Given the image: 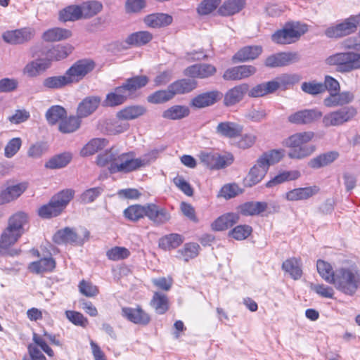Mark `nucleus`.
<instances>
[{
  "mask_svg": "<svg viewBox=\"0 0 360 360\" xmlns=\"http://www.w3.org/2000/svg\"><path fill=\"white\" fill-rule=\"evenodd\" d=\"M153 39V35L148 31H139L129 34L125 39V43L132 46H141Z\"/></svg>",
  "mask_w": 360,
  "mask_h": 360,
  "instance_id": "obj_35",
  "label": "nucleus"
},
{
  "mask_svg": "<svg viewBox=\"0 0 360 360\" xmlns=\"http://www.w3.org/2000/svg\"><path fill=\"white\" fill-rule=\"evenodd\" d=\"M283 157V150H271L264 153L258 158L264 162V164L269 169L272 165L278 162Z\"/></svg>",
  "mask_w": 360,
  "mask_h": 360,
  "instance_id": "obj_56",
  "label": "nucleus"
},
{
  "mask_svg": "<svg viewBox=\"0 0 360 360\" xmlns=\"http://www.w3.org/2000/svg\"><path fill=\"white\" fill-rule=\"evenodd\" d=\"M65 316L66 318L75 326L85 328L89 323L88 319L80 312L67 310L65 311Z\"/></svg>",
  "mask_w": 360,
  "mask_h": 360,
  "instance_id": "obj_62",
  "label": "nucleus"
},
{
  "mask_svg": "<svg viewBox=\"0 0 360 360\" xmlns=\"http://www.w3.org/2000/svg\"><path fill=\"white\" fill-rule=\"evenodd\" d=\"M108 143V141L105 139H93L83 147L81 150V155L82 156L91 155L104 148Z\"/></svg>",
  "mask_w": 360,
  "mask_h": 360,
  "instance_id": "obj_44",
  "label": "nucleus"
},
{
  "mask_svg": "<svg viewBox=\"0 0 360 360\" xmlns=\"http://www.w3.org/2000/svg\"><path fill=\"white\" fill-rule=\"evenodd\" d=\"M190 113V110L185 105H174L165 110L162 117L169 120H180L187 117Z\"/></svg>",
  "mask_w": 360,
  "mask_h": 360,
  "instance_id": "obj_47",
  "label": "nucleus"
},
{
  "mask_svg": "<svg viewBox=\"0 0 360 360\" xmlns=\"http://www.w3.org/2000/svg\"><path fill=\"white\" fill-rule=\"evenodd\" d=\"M357 114L353 106H345L323 115L322 124L325 127H339L351 121Z\"/></svg>",
  "mask_w": 360,
  "mask_h": 360,
  "instance_id": "obj_6",
  "label": "nucleus"
},
{
  "mask_svg": "<svg viewBox=\"0 0 360 360\" xmlns=\"http://www.w3.org/2000/svg\"><path fill=\"white\" fill-rule=\"evenodd\" d=\"M324 87L323 83L315 81L303 82L301 86L304 92L311 95H317L324 92Z\"/></svg>",
  "mask_w": 360,
  "mask_h": 360,
  "instance_id": "obj_64",
  "label": "nucleus"
},
{
  "mask_svg": "<svg viewBox=\"0 0 360 360\" xmlns=\"http://www.w3.org/2000/svg\"><path fill=\"white\" fill-rule=\"evenodd\" d=\"M244 6V0H226L219 8L218 13L222 16L232 15L240 12Z\"/></svg>",
  "mask_w": 360,
  "mask_h": 360,
  "instance_id": "obj_31",
  "label": "nucleus"
},
{
  "mask_svg": "<svg viewBox=\"0 0 360 360\" xmlns=\"http://www.w3.org/2000/svg\"><path fill=\"white\" fill-rule=\"evenodd\" d=\"M249 86L242 84L229 89L224 96V103L226 106H231L240 102L248 92Z\"/></svg>",
  "mask_w": 360,
  "mask_h": 360,
  "instance_id": "obj_22",
  "label": "nucleus"
},
{
  "mask_svg": "<svg viewBox=\"0 0 360 360\" xmlns=\"http://www.w3.org/2000/svg\"><path fill=\"white\" fill-rule=\"evenodd\" d=\"M200 245L195 243H186L184 248L178 251L179 257L188 262L198 256L199 253Z\"/></svg>",
  "mask_w": 360,
  "mask_h": 360,
  "instance_id": "obj_57",
  "label": "nucleus"
},
{
  "mask_svg": "<svg viewBox=\"0 0 360 360\" xmlns=\"http://www.w3.org/2000/svg\"><path fill=\"white\" fill-rule=\"evenodd\" d=\"M356 30L354 23L349 16L340 23L328 27L325 30V34L329 38H340L351 34Z\"/></svg>",
  "mask_w": 360,
  "mask_h": 360,
  "instance_id": "obj_11",
  "label": "nucleus"
},
{
  "mask_svg": "<svg viewBox=\"0 0 360 360\" xmlns=\"http://www.w3.org/2000/svg\"><path fill=\"white\" fill-rule=\"evenodd\" d=\"M239 220V216L236 213H227L218 217L211 225L214 231H224L231 228Z\"/></svg>",
  "mask_w": 360,
  "mask_h": 360,
  "instance_id": "obj_26",
  "label": "nucleus"
},
{
  "mask_svg": "<svg viewBox=\"0 0 360 360\" xmlns=\"http://www.w3.org/2000/svg\"><path fill=\"white\" fill-rule=\"evenodd\" d=\"M322 117V112L317 109L302 110L288 116V120L295 124H307Z\"/></svg>",
  "mask_w": 360,
  "mask_h": 360,
  "instance_id": "obj_13",
  "label": "nucleus"
},
{
  "mask_svg": "<svg viewBox=\"0 0 360 360\" xmlns=\"http://www.w3.org/2000/svg\"><path fill=\"white\" fill-rule=\"evenodd\" d=\"M26 189L25 184L8 186L0 193V205L8 203L18 198Z\"/></svg>",
  "mask_w": 360,
  "mask_h": 360,
  "instance_id": "obj_28",
  "label": "nucleus"
},
{
  "mask_svg": "<svg viewBox=\"0 0 360 360\" xmlns=\"http://www.w3.org/2000/svg\"><path fill=\"white\" fill-rule=\"evenodd\" d=\"M103 8L101 3L96 1L84 2L80 5L82 17L84 18H89L98 13H99Z\"/></svg>",
  "mask_w": 360,
  "mask_h": 360,
  "instance_id": "obj_53",
  "label": "nucleus"
},
{
  "mask_svg": "<svg viewBox=\"0 0 360 360\" xmlns=\"http://www.w3.org/2000/svg\"><path fill=\"white\" fill-rule=\"evenodd\" d=\"M21 236L22 235L20 233L7 226L1 235L0 252H1L3 250H8L11 246L14 245Z\"/></svg>",
  "mask_w": 360,
  "mask_h": 360,
  "instance_id": "obj_33",
  "label": "nucleus"
},
{
  "mask_svg": "<svg viewBox=\"0 0 360 360\" xmlns=\"http://www.w3.org/2000/svg\"><path fill=\"white\" fill-rule=\"evenodd\" d=\"M332 284L342 293L352 296L360 287V272L356 267H342L335 271Z\"/></svg>",
  "mask_w": 360,
  "mask_h": 360,
  "instance_id": "obj_3",
  "label": "nucleus"
},
{
  "mask_svg": "<svg viewBox=\"0 0 360 360\" xmlns=\"http://www.w3.org/2000/svg\"><path fill=\"white\" fill-rule=\"evenodd\" d=\"M80 126L79 117L77 116H70L68 118H63L59 124V131L64 134L72 133L79 129Z\"/></svg>",
  "mask_w": 360,
  "mask_h": 360,
  "instance_id": "obj_51",
  "label": "nucleus"
},
{
  "mask_svg": "<svg viewBox=\"0 0 360 360\" xmlns=\"http://www.w3.org/2000/svg\"><path fill=\"white\" fill-rule=\"evenodd\" d=\"M148 81L149 79L147 76L139 75L127 79L124 83L134 96L135 92L138 89L145 86L148 84Z\"/></svg>",
  "mask_w": 360,
  "mask_h": 360,
  "instance_id": "obj_55",
  "label": "nucleus"
},
{
  "mask_svg": "<svg viewBox=\"0 0 360 360\" xmlns=\"http://www.w3.org/2000/svg\"><path fill=\"white\" fill-rule=\"evenodd\" d=\"M304 32L305 30L300 31L294 27H286L274 33L271 39L278 44H289L296 41Z\"/></svg>",
  "mask_w": 360,
  "mask_h": 360,
  "instance_id": "obj_10",
  "label": "nucleus"
},
{
  "mask_svg": "<svg viewBox=\"0 0 360 360\" xmlns=\"http://www.w3.org/2000/svg\"><path fill=\"white\" fill-rule=\"evenodd\" d=\"M220 3L221 0H203L197 8L198 13L200 15H208L214 11Z\"/></svg>",
  "mask_w": 360,
  "mask_h": 360,
  "instance_id": "obj_63",
  "label": "nucleus"
},
{
  "mask_svg": "<svg viewBox=\"0 0 360 360\" xmlns=\"http://www.w3.org/2000/svg\"><path fill=\"white\" fill-rule=\"evenodd\" d=\"M266 202H248L240 206V212L245 216L258 215L267 208Z\"/></svg>",
  "mask_w": 360,
  "mask_h": 360,
  "instance_id": "obj_41",
  "label": "nucleus"
},
{
  "mask_svg": "<svg viewBox=\"0 0 360 360\" xmlns=\"http://www.w3.org/2000/svg\"><path fill=\"white\" fill-rule=\"evenodd\" d=\"M34 34L33 30L27 27L6 31L2 34L4 41L11 44H20L31 40Z\"/></svg>",
  "mask_w": 360,
  "mask_h": 360,
  "instance_id": "obj_9",
  "label": "nucleus"
},
{
  "mask_svg": "<svg viewBox=\"0 0 360 360\" xmlns=\"http://www.w3.org/2000/svg\"><path fill=\"white\" fill-rule=\"evenodd\" d=\"M72 36L70 30L60 27L49 29L43 34V39L46 41L64 40Z\"/></svg>",
  "mask_w": 360,
  "mask_h": 360,
  "instance_id": "obj_39",
  "label": "nucleus"
},
{
  "mask_svg": "<svg viewBox=\"0 0 360 360\" xmlns=\"http://www.w3.org/2000/svg\"><path fill=\"white\" fill-rule=\"evenodd\" d=\"M72 46L70 44H58L53 46L45 53L46 59L51 63V60H60L65 58L72 53Z\"/></svg>",
  "mask_w": 360,
  "mask_h": 360,
  "instance_id": "obj_25",
  "label": "nucleus"
},
{
  "mask_svg": "<svg viewBox=\"0 0 360 360\" xmlns=\"http://www.w3.org/2000/svg\"><path fill=\"white\" fill-rule=\"evenodd\" d=\"M278 89V85L274 81H269L256 85L248 93L250 97H261L271 94Z\"/></svg>",
  "mask_w": 360,
  "mask_h": 360,
  "instance_id": "obj_38",
  "label": "nucleus"
},
{
  "mask_svg": "<svg viewBox=\"0 0 360 360\" xmlns=\"http://www.w3.org/2000/svg\"><path fill=\"white\" fill-rule=\"evenodd\" d=\"M122 315L129 321L140 325H147L150 321V316L141 307L136 308L123 307Z\"/></svg>",
  "mask_w": 360,
  "mask_h": 360,
  "instance_id": "obj_18",
  "label": "nucleus"
},
{
  "mask_svg": "<svg viewBox=\"0 0 360 360\" xmlns=\"http://www.w3.org/2000/svg\"><path fill=\"white\" fill-rule=\"evenodd\" d=\"M282 269L295 280L302 276V271L300 261L295 257L286 259L283 262Z\"/></svg>",
  "mask_w": 360,
  "mask_h": 360,
  "instance_id": "obj_45",
  "label": "nucleus"
},
{
  "mask_svg": "<svg viewBox=\"0 0 360 360\" xmlns=\"http://www.w3.org/2000/svg\"><path fill=\"white\" fill-rule=\"evenodd\" d=\"M299 59L300 58L297 53L282 52L267 57L264 64L269 68L282 67L297 62Z\"/></svg>",
  "mask_w": 360,
  "mask_h": 360,
  "instance_id": "obj_14",
  "label": "nucleus"
},
{
  "mask_svg": "<svg viewBox=\"0 0 360 360\" xmlns=\"http://www.w3.org/2000/svg\"><path fill=\"white\" fill-rule=\"evenodd\" d=\"M214 66L207 63H200L191 65L184 70V75L192 78H207L216 72Z\"/></svg>",
  "mask_w": 360,
  "mask_h": 360,
  "instance_id": "obj_17",
  "label": "nucleus"
},
{
  "mask_svg": "<svg viewBox=\"0 0 360 360\" xmlns=\"http://www.w3.org/2000/svg\"><path fill=\"white\" fill-rule=\"evenodd\" d=\"M353 99L354 95L349 91L333 92L330 93L329 96L324 99L323 103L326 107L332 108L349 103Z\"/></svg>",
  "mask_w": 360,
  "mask_h": 360,
  "instance_id": "obj_23",
  "label": "nucleus"
},
{
  "mask_svg": "<svg viewBox=\"0 0 360 360\" xmlns=\"http://www.w3.org/2000/svg\"><path fill=\"white\" fill-rule=\"evenodd\" d=\"M95 68L93 60L82 59L75 62L65 72L70 84L77 83L84 78Z\"/></svg>",
  "mask_w": 360,
  "mask_h": 360,
  "instance_id": "obj_8",
  "label": "nucleus"
},
{
  "mask_svg": "<svg viewBox=\"0 0 360 360\" xmlns=\"http://www.w3.org/2000/svg\"><path fill=\"white\" fill-rule=\"evenodd\" d=\"M70 84L65 73L63 75L48 77L42 82L43 86L47 89H59Z\"/></svg>",
  "mask_w": 360,
  "mask_h": 360,
  "instance_id": "obj_43",
  "label": "nucleus"
},
{
  "mask_svg": "<svg viewBox=\"0 0 360 360\" xmlns=\"http://www.w3.org/2000/svg\"><path fill=\"white\" fill-rule=\"evenodd\" d=\"M72 155L69 153H64L51 158L45 163V167L55 169L65 167L71 160Z\"/></svg>",
  "mask_w": 360,
  "mask_h": 360,
  "instance_id": "obj_50",
  "label": "nucleus"
},
{
  "mask_svg": "<svg viewBox=\"0 0 360 360\" xmlns=\"http://www.w3.org/2000/svg\"><path fill=\"white\" fill-rule=\"evenodd\" d=\"M56 266L54 259L49 257H44L39 261L33 262L30 264L29 269L31 272L35 274H41L44 272L51 271Z\"/></svg>",
  "mask_w": 360,
  "mask_h": 360,
  "instance_id": "obj_36",
  "label": "nucleus"
},
{
  "mask_svg": "<svg viewBox=\"0 0 360 360\" xmlns=\"http://www.w3.org/2000/svg\"><path fill=\"white\" fill-rule=\"evenodd\" d=\"M117 154V153L114 152L113 148H110L109 150H106L105 153L99 154L96 159L97 165L101 167H105L109 165V169L112 168L114 160L116 159Z\"/></svg>",
  "mask_w": 360,
  "mask_h": 360,
  "instance_id": "obj_60",
  "label": "nucleus"
},
{
  "mask_svg": "<svg viewBox=\"0 0 360 360\" xmlns=\"http://www.w3.org/2000/svg\"><path fill=\"white\" fill-rule=\"evenodd\" d=\"M174 97L173 93L169 86L167 89L159 90L148 97V101L151 103H162L171 100Z\"/></svg>",
  "mask_w": 360,
  "mask_h": 360,
  "instance_id": "obj_58",
  "label": "nucleus"
},
{
  "mask_svg": "<svg viewBox=\"0 0 360 360\" xmlns=\"http://www.w3.org/2000/svg\"><path fill=\"white\" fill-rule=\"evenodd\" d=\"M74 191L65 189L54 195L50 202L41 206L38 214L41 217L49 219L59 215L74 196Z\"/></svg>",
  "mask_w": 360,
  "mask_h": 360,
  "instance_id": "obj_5",
  "label": "nucleus"
},
{
  "mask_svg": "<svg viewBox=\"0 0 360 360\" xmlns=\"http://www.w3.org/2000/svg\"><path fill=\"white\" fill-rule=\"evenodd\" d=\"M67 115L65 109L60 105H53L46 112V118L51 125H54Z\"/></svg>",
  "mask_w": 360,
  "mask_h": 360,
  "instance_id": "obj_49",
  "label": "nucleus"
},
{
  "mask_svg": "<svg viewBox=\"0 0 360 360\" xmlns=\"http://www.w3.org/2000/svg\"><path fill=\"white\" fill-rule=\"evenodd\" d=\"M300 176V172L297 170L283 172L266 182V186L272 188L285 181L297 179Z\"/></svg>",
  "mask_w": 360,
  "mask_h": 360,
  "instance_id": "obj_40",
  "label": "nucleus"
},
{
  "mask_svg": "<svg viewBox=\"0 0 360 360\" xmlns=\"http://www.w3.org/2000/svg\"><path fill=\"white\" fill-rule=\"evenodd\" d=\"M150 304L157 314H164L169 309L168 297L162 292H155Z\"/></svg>",
  "mask_w": 360,
  "mask_h": 360,
  "instance_id": "obj_34",
  "label": "nucleus"
},
{
  "mask_svg": "<svg viewBox=\"0 0 360 360\" xmlns=\"http://www.w3.org/2000/svg\"><path fill=\"white\" fill-rule=\"evenodd\" d=\"M184 242V238L178 233H170L161 238L159 246L165 250L175 249Z\"/></svg>",
  "mask_w": 360,
  "mask_h": 360,
  "instance_id": "obj_42",
  "label": "nucleus"
},
{
  "mask_svg": "<svg viewBox=\"0 0 360 360\" xmlns=\"http://www.w3.org/2000/svg\"><path fill=\"white\" fill-rule=\"evenodd\" d=\"M51 66L49 60L40 58L27 63L23 69L24 74L29 77H36Z\"/></svg>",
  "mask_w": 360,
  "mask_h": 360,
  "instance_id": "obj_29",
  "label": "nucleus"
},
{
  "mask_svg": "<svg viewBox=\"0 0 360 360\" xmlns=\"http://www.w3.org/2000/svg\"><path fill=\"white\" fill-rule=\"evenodd\" d=\"M316 268L322 278L327 283L332 284L333 281H334L335 271H333L331 265L323 260L319 259Z\"/></svg>",
  "mask_w": 360,
  "mask_h": 360,
  "instance_id": "obj_52",
  "label": "nucleus"
},
{
  "mask_svg": "<svg viewBox=\"0 0 360 360\" xmlns=\"http://www.w3.org/2000/svg\"><path fill=\"white\" fill-rule=\"evenodd\" d=\"M325 63L329 66H335L336 70L341 73L360 69V43L358 44L356 52L336 53L326 58Z\"/></svg>",
  "mask_w": 360,
  "mask_h": 360,
  "instance_id": "obj_4",
  "label": "nucleus"
},
{
  "mask_svg": "<svg viewBox=\"0 0 360 360\" xmlns=\"http://www.w3.org/2000/svg\"><path fill=\"white\" fill-rule=\"evenodd\" d=\"M146 217L158 226L166 224L171 219L169 212L165 208L154 203L146 204Z\"/></svg>",
  "mask_w": 360,
  "mask_h": 360,
  "instance_id": "obj_12",
  "label": "nucleus"
},
{
  "mask_svg": "<svg viewBox=\"0 0 360 360\" xmlns=\"http://www.w3.org/2000/svg\"><path fill=\"white\" fill-rule=\"evenodd\" d=\"M146 109L142 105H130L117 113V117L121 120H131L145 114Z\"/></svg>",
  "mask_w": 360,
  "mask_h": 360,
  "instance_id": "obj_32",
  "label": "nucleus"
},
{
  "mask_svg": "<svg viewBox=\"0 0 360 360\" xmlns=\"http://www.w3.org/2000/svg\"><path fill=\"white\" fill-rule=\"evenodd\" d=\"M338 156V152L330 151L311 159L309 162V165L311 168L318 169L332 163Z\"/></svg>",
  "mask_w": 360,
  "mask_h": 360,
  "instance_id": "obj_37",
  "label": "nucleus"
},
{
  "mask_svg": "<svg viewBox=\"0 0 360 360\" xmlns=\"http://www.w3.org/2000/svg\"><path fill=\"white\" fill-rule=\"evenodd\" d=\"M215 131L221 137L235 139L241 135L243 126L235 122H221L216 127Z\"/></svg>",
  "mask_w": 360,
  "mask_h": 360,
  "instance_id": "obj_15",
  "label": "nucleus"
},
{
  "mask_svg": "<svg viewBox=\"0 0 360 360\" xmlns=\"http://www.w3.org/2000/svg\"><path fill=\"white\" fill-rule=\"evenodd\" d=\"M89 238V232L86 229L82 230V236L78 234L73 229L65 227L58 230L53 236V240L57 244L70 243L82 245Z\"/></svg>",
  "mask_w": 360,
  "mask_h": 360,
  "instance_id": "obj_7",
  "label": "nucleus"
},
{
  "mask_svg": "<svg viewBox=\"0 0 360 360\" xmlns=\"http://www.w3.org/2000/svg\"><path fill=\"white\" fill-rule=\"evenodd\" d=\"M158 154V151L156 150L139 158H134L132 153L117 154L110 171L111 173H129L149 165L157 158Z\"/></svg>",
  "mask_w": 360,
  "mask_h": 360,
  "instance_id": "obj_1",
  "label": "nucleus"
},
{
  "mask_svg": "<svg viewBox=\"0 0 360 360\" xmlns=\"http://www.w3.org/2000/svg\"><path fill=\"white\" fill-rule=\"evenodd\" d=\"M146 205H134L128 207L124 211V214L126 218L131 221H137L141 218L146 217Z\"/></svg>",
  "mask_w": 360,
  "mask_h": 360,
  "instance_id": "obj_54",
  "label": "nucleus"
},
{
  "mask_svg": "<svg viewBox=\"0 0 360 360\" xmlns=\"http://www.w3.org/2000/svg\"><path fill=\"white\" fill-rule=\"evenodd\" d=\"M220 94L217 91L199 94L192 99L191 105L195 108H203L212 105L219 100Z\"/></svg>",
  "mask_w": 360,
  "mask_h": 360,
  "instance_id": "obj_21",
  "label": "nucleus"
},
{
  "mask_svg": "<svg viewBox=\"0 0 360 360\" xmlns=\"http://www.w3.org/2000/svg\"><path fill=\"white\" fill-rule=\"evenodd\" d=\"M319 190L317 186L294 188L285 193V198L289 201L305 200L316 195Z\"/></svg>",
  "mask_w": 360,
  "mask_h": 360,
  "instance_id": "obj_19",
  "label": "nucleus"
},
{
  "mask_svg": "<svg viewBox=\"0 0 360 360\" xmlns=\"http://www.w3.org/2000/svg\"><path fill=\"white\" fill-rule=\"evenodd\" d=\"M312 131L296 133L283 141V145L290 148L288 155L291 159H303L311 155L315 150L314 145L308 143L314 138Z\"/></svg>",
  "mask_w": 360,
  "mask_h": 360,
  "instance_id": "obj_2",
  "label": "nucleus"
},
{
  "mask_svg": "<svg viewBox=\"0 0 360 360\" xmlns=\"http://www.w3.org/2000/svg\"><path fill=\"white\" fill-rule=\"evenodd\" d=\"M269 169L264 164V162L259 158L256 164L250 169L248 174L245 179V185L248 187H252L259 183L265 176Z\"/></svg>",
  "mask_w": 360,
  "mask_h": 360,
  "instance_id": "obj_16",
  "label": "nucleus"
},
{
  "mask_svg": "<svg viewBox=\"0 0 360 360\" xmlns=\"http://www.w3.org/2000/svg\"><path fill=\"white\" fill-rule=\"evenodd\" d=\"M262 53L261 46H246L238 50L232 57L233 63H242L257 58Z\"/></svg>",
  "mask_w": 360,
  "mask_h": 360,
  "instance_id": "obj_20",
  "label": "nucleus"
},
{
  "mask_svg": "<svg viewBox=\"0 0 360 360\" xmlns=\"http://www.w3.org/2000/svg\"><path fill=\"white\" fill-rule=\"evenodd\" d=\"M80 6L71 5L61 10L59 19L63 22L75 21L82 18Z\"/></svg>",
  "mask_w": 360,
  "mask_h": 360,
  "instance_id": "obj_48",
  "label": "nucleus"
},
{
  "mask_svg": "<svg viewBox=\"0 0 360 360\" xmlns=\"http://www.w3.org/2000/svg\"><path fill=\"white\" fill-rule=\"evenodd\" d=\"M169 86L174 96L191 92L196 88L197 82L193 79H181L172 83Z\"/></svg>",
  "mask_w": 360,
  "mask_h": 360,
  "instance_id": "obj_30",
  "label": "nucleus"
},
{
  "mask_svg": "<svg viewBox=\"0 0 360 360\" xmlns=\"http://www.w3.org/2000/svg\"><path fill=\"white\" fill-rule=\"evenodd\" d=\"M130 255L129 250L124 247L115 246L108 250L106 256L110 260L118 261L124 259Z\"/></svg>",
  "mask_w": 360,
  "mask_h": 360,
  "instance_id": "obj_59",
  "label": "nucleus"
},
{
  "mask_svg": "<svg viewBox=\"0 0 360 360\" xmlns=\"http://www.w3.org/2000/svg\"><path fill=\"white\" fill-rule=\"evenodd\" d=\"M101 99L98 96H89L84 98L78 105L77 116L86 117L92 114L98 107Z\"/></svg>",
  "mask_w": 360,
  "mask_h": 360,
  "instance_id": "obj_24",
  "label": "nucleus"
},
{
  "mask_svg": "<svg viewBox=\"0 0 360 360\" xmlns=\"http://www.w3.org/2000/svg\"><path fill=\"white\" fill-rule=\"evenodd\" d=\"M252 228L248 225H238L229 231V236L237 240L247 238L252 233Z\"/></svg>",
  "mask_w": 360,
  "mask_h": 360,
  "instance_id": "obj_61",
  "label": "nucleus"
},
{
  "mask_svg": "<svg viewBox=\"0 0 360 360\" xmlns=\"http://www.w3.org/2000/svg\"><path fill=\"white\" fill-rule=\"evenodd\" d=\"M27 222V214L24 212H17L9 218L7 226L22 235L25 232L24 226Z\"/></svg>",
  "mask_w": 360,
  "mask_h": 360,
  "instance_id": "obj_46",
  "label": "nucleus"
},
{
  "mask_svg": "<svg viewBox=\"0 0 360 360\" xmlns=\"http://www.w3.org/2000/svg\"><path fill=\"white\" fill-rule=\"evenodd\" d=\"M143 21L148 27L157 28L170 25L172 17L165 13H153L146 15Z\"/></svg>",
  "mask_w": 360,
  "mask_h": 360,
  "instance_id": "obj_27",
  "label": "nucleus"
}]
</instances>
